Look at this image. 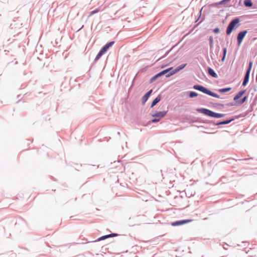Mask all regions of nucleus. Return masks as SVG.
<instances>
[{
    "instance_id": "obj_1",
    "label": "nucleus",
    "mask_w": 257,
    "mask_h": 257,
    "mask_svg": "<svg viewBox=\"0 0 257 257\" xmlns=\"http://www.w3.org/2000/svg\"><path fill=\"white\" fill-rule=\"evenodd\" d=\"M196 111L198 112L213 118H221L225 116V114L217 113L205 108H198L196 109Z\"/></svg>"
},
{
    "instance_id": "obj_2",
    "label": "nucleus",
    "mask_w": 257,
    "mask_h": 257,
    "mask_svg": "<svg viewBox=\"0 0 257 257\" xmlns=\"http://www.w3.org/2000/svg\"><path fill=\"white\" fill-rule=\"evenodd\" d=\"M239 22L240 19L238 17L233 19L228 24L226 30V33L227 35H230L233 30L240 26Z\"/></svg>"
},
{
    "instance_id": "obj_3",
    "label": "nucleus",
    "mask_w": 257,
    "mask_h": 257,
    "mask_svg": "<svg viewBox=\"0 0 257 257\" xmlns=\"http://www.w3.org/2000/svg\"><path fill=\"white\" fill-rule=\"evenodd\" d=\"M247 33V30H243L238 33L237 36V45L238 47L240 46L243 39L244 38Z\"/></svg>"
},
{
    "instance_id": "obj_4",
    "label": "nucleus",
    "mask_w": 257,
    "mask_h": 257,
    "mask_svg": "<svg viewBox=\"0 0 257 257\" xmlns=\"http://www.w3.org/2000/svg\"><path fill=\"white\" fill-rule=\"evenodd\" d=\"M192 219H183L180 220H177L174 222H172L171 224L172 226H176L182 225L186 223H188L192 221Z\"/></svg>"
},
{
    "instance_id": "obj_5",
    "label": "nucleus",
    "mask_w": 257,
    "mask_h": 257,
    "mask_svg": "<svg viewBox=\"0 0 257 257\" xmlns=\"http://www.w3.org/2000/svg\"><path fill=\"white\" fill-rule=\"evenodd\" d=\"M187 64L184 63L182 64L179 66L177 67L176 68L174 69V70H172V72L171 73H169V74H168L169 76H172L174 74L177 73L180 71L184 69L186 66Z\"/></svg>"
},
{
    "instance_id": "obj_6",
    "label": "nucleus",
    "mask_w": 257,
    "mask_h": 257,
    "mask_svg": "<svg viewBox=\"0 0 257 257\" xmlns=\"http://www.w3.org/2000/svg\"><path fill=\"white\" fill-rule=\"evenodd\" d=\"M164 75H166V71H165L164 70L161 71V72L158 73L156 75H155L154 76H153L150 80L149 83H152L155 81H156L158 78L162 76H163Z\"/></svg>"
},
{
    "instance_id": "obj_7",
    "label": "nucleus",
    "mask_w": 257,
    "mask_h": 257,
    "mask_svg": "<svg viewBox=\"0 0 257 257\" xmlns=\"http://www.w3.org/2000/svg\"><path fill=\"white\" fill-rule=\"evenodd\" d=\"M193 88L195 89V90H198V91H200L205 94H206L207 92V91L208 90V88L202 86V85H199V84H196V85H194L193 86Z\"/></svg>"
},
{
    "instance_id": "obj_8",
    "label": "nucleus",
    "mask_w": 257,
    "mask_h": 257,
    "mask_svg": "<svg viewBox=\"0 0 257 257\" xmlns=\"http://www.w3.org/2000/svg\"><path fill=\"white\" fill-rule=\"evenodd\" d=\"M153 92V90L151 89L148 91L147 93L145 94V95L142 98V104L143 105L145 104V103L147 101L149 97H150L152 93Z\"/></svg>"
},
{
    "instance_id": "obj_9",
    "label": "nucleus",
    "mask_w": 257,
    "mask_h": 257,
    "mask_svg": "<svg viewBox=\"0 0 257 257\" xmlns=\"http://www.w3.org/2000/svg\"><path fill=\"white\" fill-rule=\"evenodd\" d=\"M168 111H156L154 114L152 115L153 117H157L161 119V118L164 117Z\"/></svg>"
},
{
    "instance_id": "obj_10",
    "label": "nucleus",
    "mask_w": 257,
    "mask_h": 257,
    "mask_svg": "<svg viewBox=\"0 0 257 257\" xmlns=\"http://www.w3.org/2000/svg\"><path fill=\"white\" fill-rule=\"evenodd\" d=\"M114 41H110L104 45L100 49L104 54L108 51V50L114 44Z\"/></svg>"
},
{
    "instance_id": "obj_11",
    "label": "nucleus",
    "mask_w": 257,
    "mask_h": 257,
    "mask_svg": "<svg viewBox=\"0 0 257 257\" xmlns=\"http://www.w3.org/2000/svg\"><path fill=\"white\" fill-rule=\"evenodd\" d=\"M246 89L241 90L239 91L234 97L233 100L236 102L240 98L243 94L245 93Z\"/></svg>"
},
{
    "instance_id": "obj_12",
    "label": "nucleus",
    "mask_w": 257,
    "mask_h": 257,
    "mask_svg": "<svg viewBox=\"0 0 257 257\" xmlns=\"http://www.w3.org/2000/svg\"><path fill=\"white\" fill-rule=\"evenodd\" d=\"M161 99V94H159L153 100L151 105V108H153L154 106H155L160 101Z\"/></svg>"
},
{
    "instance_id": "obj_13",
    "label": "nucleus",
    "mask_w": 257,
    "mask_h": 257,
    "mask_svg": "<svg viewBox=\"0 0 257 257\" xmlns=\"http://www.w3.org/2000/svg\"><path fill=\"white\" fill-rule=\"evenodd\" d=\"M208 74L213 78H217L218 75L214 70L211 67H208L207 69Z\"/></svg>"
},
{
    "instance_id": "obj_14",
    "label": "nucleus",
    "mask_w": 257,
    "mask_h": 257,
    "mask_svg": "<svg viewBox=\"0 0 257 257\" xmlns=\"http://www.w3.org/2000/svg\"><path fill=\"white\" fill-rule=\"evenodd\" d=\"M184 93L187 94L190 98H194L198 95V94L195 91H189L185 92Z\"/></svg>"
},
{
    "instance_id": "obj_15",
    "label": "nucleus",
    "mask_w": 257,
    "mask_h": 257,
    "mask_svg": "<svg viewBox=\"0 0 257 257\" xmlns=\"http://www.w3.org/2000/svg\"><path fill=\"white\" fill-rule=\"evenodd\" d=\"M206 94H207V95H208L209 96L215 97V98H219L220 97L219 95L218 94H217L216 93H214V92L211 91L209 89H208V90L207 91V92Z\"/></svg>"
},
{
    "instance_id": "obj_16",
    "label": "nucleus",
    "mask_w": 257,
    "mask_h": 257,
    "mask_svg": "<svg viewBox=\"0 0 257 257\" xmlns=\"http://www.w3.org/2000/svg\"><path fill=\"white\" fill-rule=\"evenodd\" d=\"M243 4L244 6L247 8H250L253 6V3L251 2V0H244Z\"/></svg>"
},
{
    "instance_id": "obj_17",
    "label": "nucleus",
    "mask_w": 257,
    "mask_h": 257,
    "mask_svg": "<svg viewBox=\"0 0 257 257\" xmlns=\"http://www.w3.org/2000/svg\"><path fill=\"white\" fill-rule=\"evenodd\" d=\"M247 99V96H244L240 99L238 100L236 102L237 103V104L241 105L244 103L246 101Z\"/></svg>"
},
{
    "instance_id": "obj_18",
    "label": "nucleus",
    "mask_w": 257,
    "mask_h": 257,
    "mask_svg": "<svg viewBox=\"0 0 257 257\" xmlns=\"http://www.w3.org/2000/svg\"><path fill=\"white\" fill-rule=\"evenodd\" d=\"M103 54H104V53L101 50H100L94 59V62H97Z\"/></svg>"
},
{
    "instance_id": "obj_19",
    "label": "nucleus",
    "mask_w": 257,
    "mask_h": 257,
    "mask_svg": "<svg viewBox=\"0 0 257 257\" xmlns=\"http://www.w3.org/2000/svg\"><path fill=\"white\" fill-rule=\"evenodd\" d=\"M252 66V62L250 61L245 73L250 74Z\"/></svg>"
},
{
    "instance_id": "obj_20",
    "label": "nucleus",
    "mask_w": 257,
    "mask_h": 257,
    "mask_svg": "<svg viewBox=\"0 0 257 257\" xmlns=\"http://www.w3.org/2000/svg\"><path fill=\"white\" fill-rule=\"evenodd\" d=\"M174 70L173 67H170V68H168L167 69L164 70L165 71H166V77L168 78V77H169L171 76H169L168 74H169V73H171L172 72V70Z\"/></svg>"
},
{
    "instance_id": "obj_21",
    "label": "nucleus",
    "mask_w": 257,
    "mask_h": 257,
    "mask_svg": "<svg viewBox=\"0 0 257 257\" xmlns=\"http://www.w3.org/2000/svg\"><path fill=\"white\" fill-rule=\"evenodd\" d=\"M238 117L236 116H232L231 118H226V124L229 123L232 121L234 120L235 118H238Z\"/></svg>"
},
{
    "instance_id": "obj_22",
    "label": "nucleus",
    "mask_w": 257,
    "mask_h": 257,
    "mask_svg": "<svg viewBox=\"0 0 257 257\" xmlns=\"http://www.w3.org/2000/svg\"><path fill=\"white\" fill-rule=\"evenodd\" d=\"M220 5H225V0H222L219 2H216L211 4L213 7H217Z\"/></svg>"
},
{
    "instance_id": "obj_23",
    "label": "nucleus",
    "mask_w": 257,
    "mask_h": 257,
    "mask_svg": "<svg viewBox=\"0 0 257 257\" xmlns=\"http://www.w3.org/2000/svg\"><path fill=\"white\" fill-rule=\"evenodd\" d=\"M108 238H109L108 234L105 235H103V236L99 237L98 238H97V239L96 240H95V241H99L103 240H104L105 239H107Z\"/></svg>"
},
{
    "instance_id": "obj_24",
    "label": "nucleus",
    "mask_w": 257,
    "mask_h": 257,
    "mask_svg": "<svg viewBox=\"0 0 257 257\" xmlns=\"http://www.w3.org/2000/svg\"><path fill=\"white\" fill-rule=\"evenodd\" d=\"M99 12V10L98 9H96L94 10L91 11L89 15V17L92 16Z\"/></svg>"
},
{
    "instance_id": "obj_25",
    "label": "nucleus",
    "mask_w": 257,
    "mask_h": 257,
    "mask_svg": "<svg viewBox=\"0 0 257 257\" xmlns=\"http://www.w3.org/2000/svg\"><path fill=\"white\" fill-rule=\"evenodd\" d=\"M222 54H223V56H222V57L221 58V61L222 62H223L225 60V47H222Z\"/></svg>"
},
{
    "instance_id": "obj_26",
    "label": "nucleus",
    "mask_w": 257,
    "mask_h": 257,
    "mask_svg": "<svg viewBox=\"0 0 257 257\" xmlns=\"http://www.w3.org/2000/svg\"><path fill=\"white\" fill-rule=\"evenodd\" d=\"M174 47H172L169 51H168L167 52H166V53L165 54V55L162 56V57H161L160 58H159L158 60H159L163 58H165V57H166L168 54L169 53H170V52L172 50V49Z\"/></svg>"
},
{
    "instance_id": "obj_27",
    "label": "nucleus",
    "mask_w": 257,
    "mask_h": 257,
    "mask_svg": "<svg viewBox=\"0 0 257 257\" xmlns=\"http://www.w3.org/2000/svg\"><path fill=\"white\" fill-rule=\"evenodd\" d=\"M248 81H249L248 79H246V78H244L243 80V82H242V85L243 86H246L247 85V84L248 83Z\"/></svg>"
},
{
    "instance_id": "obj_28",
    "label": "nucleus",
    "mask_w": 257,
    "mask_h": 257,
    "mask_svg": "<svg viewBox=\"0 0 257 257\" xmlns=\"http://www.w3.org/2000/svg\"><path fill=\"white\" fill-rule=\"evenodd\" d=\"M160 118H158L157 117L151 119V121L153 123H156L160 121Z\"/></svg>"
},
{
    "instance_id": "obj_29",
    "label": "nucleus",
    "mask_w": 257,
    "mask_h": 257,
    "mask_svg": "<svg viewBox=\"0 0 257 257\" xmlns=\"http://www.w3.org/2000/svg\"><path fill=\"white\" fill-rule=\"evenodd\" d=\"M108 237L109 238V237H111L117 236L119 235V234L117 233H112L110 234H108Z\"/></svg>"
},
{
    "instance_id": "obj_30",
    "label": "nucleus",
    "mask_w": 257,
    "mask_h": 257,
    "mask_svg": "<svg viewBox=\"0 0 257 257\" xmlns=\"http://www.w3.org/2000/svg\"><path fill=\"white\" fill-rule=\"evenodd\" d=\"M215 124L216 125H223V124H225V120H222V121H219V122H217Z\"/></svg>"
},
{
    "instance_id": "obj_31",
    "label": "nucleus",
    "mask_w": 257,
    "mask_h": 257,
    "mask_svg": "<svg viewBox=\"0 0 257 257\" xmlns=\"http://www.w3.org/2000/svg\"><path fill=\"white\" fill-rule=\"evenodd\" d=\"M213 32L215 34H217V33H218L220 32V29L218 28H216L213 29Z\"/></svg>"
},
{
    "instance_id": "obj_32",
    "label": "nucleus",
    "mask_w": 257,
    "mask_h": 257,
    "mask_svg": "<svg viewBox=\"0 0 257 257\" xmlns=\"http://www.w3.org/2000/svg\"><path fill=\"white\" fill-rule=\"evenodd\" d=\"M209 41L210 46V47H211L212 45V43H213V38L212 37H209Z\"/></svg>"
},
{
    "instance_id": "obj_33",
    "label": "nucleus",
    "mask_w": 257,
    "mask_h": 257,
    "mask_svg": "<svg viewBox=\"0 0 257 257\" xmlns=\"http://www.w3.org/2000/svg\"><path fill=\"white\" fill-rule=\"evenodd\" d=\"M249 76H250V74L245 73V75H244V78H246V79H247L249 80Z\"/></svg>"
},
{
    "instance_id": "obj_34",
    "label": "nucleus",
    "mask_w": 257,
    "mask_h": 257,
    "mask_svg": "<svg viewBox=\"0 0 257 257\" xmlns=\"http://www.w3.org/2000/svg\"><path fill=\"white\" fill-rule=\"evenodd\" d=\"M251 159H252L251 158H246V159H244L239 160V161H248Z\"/></svg>"
},
{
    "instance_id": "obj_35",
    "label": "nucleus",
    "mask_w": 257,
    "mask_h": 257,
    "mask_svg": "<svg viewBox=\"0 0 257 257\" xmlns=\"http://www.w3.org/2000/svg\"><path fill=\"white\" fill-rule=\"evenodd\" d=\"M218 91L222 93L225 92V87L219 89Z\"/></svg>"
},
{
    "instance_id": "obj_36",
    "label": "nucleus",
    "mask_w": 257,
    "mask_h": 257,
    "mask_svg": "<svg viewBox=\"0 0 257 257\" xmlns=\"http://www.w3.org/2000/svg\"><path fill=\"white\" fill-rule=\"evenodd\" d=\"M219 46H218V47H217V48H216V50H215V53H216V55H218V54H217V53H218V52H219Z\"/></svg>"
},
{
    "instance_id": "obj_37",
    "label": "nucleus",
    "mask_w": 257,
    "mask_h": 257,
    "mask_svg": "<svg viewBox=\"0 0 257 257\" xmlns=\"http://www.w3.org/2000/svg\"><path fill=\"white\" fill-rule=\"evenodd\" d=\"M231 89V87H226V92L229 91Z\"/></svg>"
},
{
    "instance_id": "obj_38",
    "label": "nucleus",
    "mask_w": 257,
    "mask_h": 257,
    "mask_svg": "<svg viewBox=\"0 0 257 257\" xmlns=\"http://www.w3.org/2000/svg\"><path fill=\"white\" fill-rule=\"evenodd\" d=\"M230 158H227V159H226V163H230V162H228L227 161H229L230 160Z\"/></svg>"
},
{
    "instance_id": "obj_39",
    "label": "nucleus",
    "mask_w": 257,
    "mask_h": 257,
    "mask_svg": "<svg viewBox=\"0 0 257 257\" xmlns=\"http://www.w3.org/2000/svg\"><path fill=\"white\" fill-rule=\"evenodd\" d=\"M201 11H202V9H201V10L200 11V12H199V14H200V16H199V17H200V16H201ZM199 18H200V17H199V18H198V20L199 19Z\"/></svg>"
},
{
    "instance_id": "obj_40",
    "label": "nucleus",
    "mask_w": 257,
    "mask_h": 257,
    "mask_svg": "<svg viewBox=\"0 0 257 257\" xmlns=\"http://www.w3.org/2000/svg\"><path fill=\"white\" fill-rule=\"evenodd\" d=\"M238 4H239V5H241V0H239Z\"/></svg>"
},
{
    "instance_id": "obj_41",
    "label": "nucleus",
    "mask_w": 257,
    "mask_h": 257,
    "mask_svg": "<svg viewBox=\"0 0 257 257\" xmlns=\"http://www.w3.org/2000/svg\"><path fill=\"white\" fill-rule=\"evenodd\" d=\"M226 105H228L231 106L233 104L232 103H228V104H227Z\"/></svg>"
},
{
    "instance_id": "obj_42",
    "label": "nucleus",
    "mask_w": 257,
    "mask_h": 257,
    "mask_svg": "<svg viewBox=\"0 0 257 257\" xmlns=\"http://www.w3.org/2000/svg\"><path fill=\"white\" fill-rule=\"evenodd\" d=\"M230 0H226V4L229 1H230ZM227 7V6L226 5V7Z\"/></svg>"
},
{
    "instance_id": "obj_43",
    "label": "nucleus",
    "mask_w": 257,
    "mask_h": 257,
    "mask_svg": "<svg viewBox=\"0 0 257 257\" xmlns=\"http://www.w3.org/2000/svg\"><path fill=\"white\" fill-rule=\"evenodd\" d=\"M218 105H220V106H223L224 105L223 104H219Z\"/></svg>"
},
{
    "instance_id": "obj_44",
    "label": "nucleus",
    "mask_w": 257,
    "mask_h": 257,
    "mask_svg": "<svg viewBox=\"0 0 257 257\" xmlns=\"http://www.w3.org/2000/svg\"><path fill=\"white\" fill-rule=\"evenodd\" d=\"M83 27V26H82L81 28L79 29V30H81Z\"/></svg>"
},
{
    "instance_id": "obj_45",
    "label": "nucleus",
    "mask_w": 257,
    "mask_h": 257,
    "mask_svg": "<svg viewBox=\"0 0 257 257\" xmlns=\"http://www.w3.org/2000/svg\"><path fill=\"white\" fill-rule=\"evenodd\" d=\"M224 22H225V20H222V22L224 23Z\"/></svg>"
}]
</instances>
